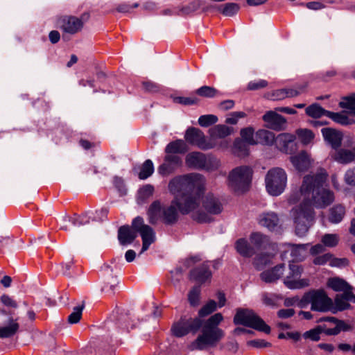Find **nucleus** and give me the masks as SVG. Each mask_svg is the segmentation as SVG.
<instances>
[{
    "label": "nucleus",
    "instance_id": "obj_23",
    "mask_svg": "<svg viewBox=\"0 0 355 355\" xmlns=\"http://www.w3.org/2000/svg\"><path fill=\"white\" fill-rule=\"evenodd\" d=\"M290 159L296 170L299 171H306L311 164L309 157L305 151H302L295 156H291Z\"/></svg>",
    "mask_w": 355,
    "mask_h": 355
},
{
    "label": "nucleus",
    "instance_id": "obj_61",
    "mask_svg": "<svg viewBox=\"0 0 355 355\" xmlns=\"http://www.w3.org/2000/svg\"><path fill=\"white\" fill-rule=\"evenodd\" d=\"M1 302L6 306L12 307V308H17L18 304L15 300H14L9 295L3 294L1 296Z\"/></svg>",
    "mask_w": 355,
    "mask_h": 355
},
{
    "label": "nucleus",
    "instance_id": "obj_22",
    "mask_svg": "<svg viewBox=\"0 0 355 355\" xmlns=\"http://www.w3.org/2000/svg\"><path fill=\"white\" fill-rule=\"evenodd\" d=\"M210 141H214L217 139H223L230 135L233 132V128L225 125L218 124L209 129Z\"/></svg>",
    "mask_w": 355,
    "mask_h": 355
},
{
    "label": "nucleus",
    "instance_id": "obj_44",
    "mask_svg": "<svg viewBox=\"0 0 355 355\" xmlns=\"http://www.w3.org/2000/svg\"><path fill=\"white\" fill-rule=\"evenodd\" d=\"M84 309V302L82 305L75 306L72 313L68 316V322L70 324L78 323L82 317V312Z\"/></svg>",
    "mask_w": 355,
    "mask_h": 355
},
{
    "label": "nucleus",
    "instance_id": "obj_57",
    "mask_svg": "<svg viewBox=\"0 0 355 355\" xmlns=\"http://www.w3.org/2000/svg\"><path fill=\"white\" fill-rule=\"evenodd\" d=\"M354 104H355V93L351 96L343 98V100L339 103L340 107L347 110H349Z\"/></svg>",
    "mask_w": 355,
    "mask_h": 355
},
{
    "label": "nucleus",
    "instance_id": "obj_59",
    "mask_svg": "<svg viewBox=\"0 0 355 355\" xmlns=\"http://www.w3.org/2000/svg\"><path fill=\"white\" fill-rule=\"evenodd\" d=\"M248 345L252 346L256 348L269 347L271 346V343L262 339H254L248 342Z\"/></svg>",
    "mask_w": 355,
    "mask_h": 355
},
{
    "label": "nucleus",
    "instance_id": "obj_60",
    "mask_svg": "<svg viewBox=\"0 0 355 355\" xmlns=\"http://www.w3.org/2000/svg\"><path fill=\"white\" fill-rule=\"evenodd\" d=\"M332 258V254L330 253H326L320 256L316 257L313 261V263L315 265H324L328 261L331 262V259Z\"/></svg>",
    "mask_w": 355,
    "mask_h": 355
},
{
    "label": "nucleus",
    "instance_id": "obj_2",
    "mask_svg": "<svg viewBox=\"0 0 355 355\" xmlns=\"http://www.w3.org/2000/svg\"><path fill=\"white\" fill-rule=\"evenodd\" d=\"M205 184L206 180L202 175L190 173L175 177L168 185L180 212L183 215L192 212V218L200 223H209L212 220L207 213L194 211L199 207Z\"/></svg>",
    "mask_w": 355,
    "mask_h": 355
},
{
    "label": "nucleus",
    "instance_id": "obj_62",
    "mask_svg": "<svg viewBox=\"0 0 355 355\" xmlns=\"http://www.w3.org/2000/svg\"><path fill=\"white\" fill-rule=\"evenodd\" d=\"M138 6H139V4L137 3H135L132 5H130L126 3H123L119 4L116 7V10L119 12L128 13V12H130L134 8H137Z\"/></svg>",
    "mask_w": 355,
    "mask_h": 355
},
{
    "label": "nucleus",
    "instance_id": "obj_42",
    "mask_svg": "<svg viewBox=\"0 0 355 355\" xmlns=\"http://www.w3.org/2000/svg\"><path fill=\"white\" fill-rule=\"evenodd\" d=\"M217 307L216 302L211 300H209L206 304H205L199 311L198 315L200 318H204L206 317L211 313H212L214 311H216Z\"/></svg>",
    "mask_w": 355,
    "mask_h": 355
},
{
    "label": "nucleus",
    "instance_id": "obj_35",
    "mask_svg": "<svg viewBox=\"0 0 355 355\" xmlns=\"http://www.w3.org/2000/svg\"><path fill=\"white\" fill-rule=\"evenodd\" d=\"M307 84L296 85L293 87L284 88L286 98H293L306 92Z\"/></svg>",
    "mask_w": 355,
    "mask_h": 355
},
{
    "label": "nucleus",
    "instance_id": "obj_29",
    "mask_svg": "<svg viewBox=\"0 0 355 355\" xmlns=\"http://www.w3.org/2000/svg\"><path fill=\"white\" fill-rule=\"evenodd\" d=\"M188 150L187 145L181 139H178L169 143L166 148L165 152L168 155H175L178 153H184Z\"/></svg>",
    "mask_w": 355,
    "mask_h": 355
},
{
    "label": "nucleus",
    "instance_id": "obj_48",
    "mask_svg": "<svg viewBox=\"0 0 355 355\" xmlns=\"http://www.w3.org/2000/svg\"><path fill=\"white\" fill-rule=\"evenodd\" d=\"M200 3L199 1H193L188 5L184 6L180 11L179 15H189L199 10Z\"/></svg>",
    "mask_w": 355,
    "mask_h": 355
},
{
    "label": "nucleus",
    "instance_id": "obj_54",
    "mask_svg": "<svg viewBox=\"0 0 355 355\" xmlns=\"http://www.w3.org/2000/svg\"><path fill=\"white\" fill-rule=\"evenodd\" d=\"M173 102L184 105H191L198 103L197 98L176 96L173 98Z\"/></svg>",
    "mask_w": 355,
    "mask_h": 355
},
{
    "label": "nucleus",
    "instance_id": "obj_38",
    "mask_svg": "<svg viewBox=\"0 0 355 355\" xmlns=\"http://www.w3.org/2000/svg\"><path fill=\"white\" fill-rule=\"evenodd\" d=\"M339 236L336 234H325L322 236V243L328 248L336 247L339 242Z\"/></svg>",
    "mask_w": 355,
    "mask_h": 355
},
{
    "label": "nucleus",
    "instance_id": "obj_6",
    "mask_svg": "<svg viewBox=\"0 0 355 355\" xmlns=\"http://www.w3.org/2000/svg\"><path fill=\"white\" fill-rule=\"evenodd\" d=\"M252 169L241 166L232 169L228 175V186L234 192L243 193L249 190L252 177Z\"/></svg>",
    "mask_w": 355,
    "mask_h": 355
},
{
    "label": "nucleus",
    "instance_id": "obj_15",
    "mask_svg": "<svg viewBox=\"0 0 355 355\" xmlns=\"http://www.w3.org/2000/svg\"><path fill=\"white\" fill-rule=\"evenodd\" d=\"M320 322L327 321L335 324L334 328H327L324 327V334L327 336H336L341 331H349L353 329V327L347 324L344 320H339L335 317H323L319 320Z\"/></svg>",
    "mask_w": 355,
    "mask_h": 355
},
{
    "label": "nucleus",
    "instance_id": "obj_33",
    "mask_svg": "<svg viewBox=\"0 0 355 355\" xmlns=\"http://www.w3.org/2000/svg\"><path fill=\"white\" fill-rule=\"evenodd\" d=\"M345 214V209L341 205H337L330 209L329 221L332 223H340Z\"/></svg>",
    "mask_w": 355,
    "mask_h": 355
},
{
    "label": "nucleus",
    "instance_id": "obj_9",
    "mask_svg": "<svg viewBox=\"0 0 355 355\" xmlns=\"http://www.w3.org/2000/svg\"><path fill=\"white\" fill-rule=\"evenodd\" d=\"M310 303L311 309L318 312H331V298L323 289L312 290L306 293L302 297L301 304Z\"/></svg>",
    "mask_w": 355,
    "mask_h": 355
},
{
    "label": "nucleus",
    "instance_id": "obj_28",
    "mask_svg": "<svg viewBox=\"0 0 355 355\" xmlns=\"http://www.w3.org/2000/svg\"><path fill=\"white\" fill-rule=\"evenodd\" d=\"M327 286L336 292H347L348 290L353 289L345 280L339 277L329 278L327 282Z\"/></svg>",
    "mask_w": 355,
    "mask_h": 355
},
{
    "label": "nucleus",
    "instance_id": "obj_27",
    "mask_svg": "<svg viewBox=\"0 0 355 355\" xmlns=\"http://www.w3.org/2000/svg\"><path fill=\"white\" fill-rule=\"evenodd\" d=\"M286 245L291 252L293 263L295 261H302L304 259L306 255V245L288 243Z\"/></svg>",
    "mask_w": 355,
    "mask_h": 355
},
{
    "label": "nucleus",
    "instance_id": "obj_56",
    "mask_svg": "<svg viewBox=\"0 0 355 355\" xmlns=\"http://www.w3.org/2000/svg\"><path fill=\"white\" fill-rule=\"evenodd\" d=\"M279 299V297L278 295L275 294L263 293L262 295L263 302L267 306H276L277 302Z\"/></svg>",
    "mask_w": 355,
    "mask_h": 355
},
{
    "label": "nucleus",
    "instance_id": "obj_36",
    "mask_svg": "<svg viewBox=\"0 0 355 355\" xmlns=\"http://www.w3.org/2000/svg\"><path fill=\"white\" fill-rule=\"evenodd\" d=\"M154 172V166L150 159H146L141 167L139 173V178L141 180H146L149 178Z\"/></svg>",
    "mask_w": 355,
    "mask_h": 355
},
{
    "label": "nucleus",
    "instance_id": "obj_58",
    "mask_svg": "<svg viewBox=\"0 0 355 355\" xmlns=\"http://www.w3.org/2000/svg\"><path fill=\"white\" fill-rule=\"evenodd\" d=\"M268 86V82L265 80L251 81L248 85L249 90H258Z\"/></svg>",
    "mask_w": 355,
    "mask_h": 355
},
{
    "label": "nucleus",
    "instance_id": "obj_14",
    "mask_svg": "<svg viewBox=\"0 0 355 355\" xmlns=\"http://www.w3.org/2000/svg\"><path fill=\"white\" fill-rule=\"evenodd\" d=\"M182 163V159L178 155H167L164 163L158 167V173L162 176H167L181 166Z\"/></svg>",
    "mask_w": 355,
    "mask_h": 355
},
{
    "label": "nucleus",
    "instance_id": "obj_45",
    "mask_svg": "<svg viewBox=\"0 0 355 355\" xmlns=\"http://www.w3.org/2000/svg\"><path fill=\"white\" fill-rule=\"evenodd\" d=\"M240 6L236 3H227L223 6L222 13L226 17H232L237 14Z\"/></svg>",
    "mask_w": 355,
    "mask_h": 355
},
{
    "label": "nucleus",
    "instance_id": "obj_26",
    "mask_svg": "<svg viewBox=\"0 0 355 355\" xmlns=\"http://www.w3.org/2000/svg\"><path fill=\"white\" fill-rule=\"evenodd\" d=\"M250 239L252 245L257 250H266L270 245L269 238L260 232L252 233Z\"/></svg>",
    "mask_w": 355,
    "mask_h": 355
},
{
    "label": "nucleus",
    "instance_id": "obj_47",
    "mask_svg": "<svg viewBox=\"0 0 355 355\" xmlns=\"http://www.w3.org/2000/svg\"><path fill=\"white\" fill-rule=\"evenodd\" d=\"M218 121V117L214 114L202 115L198 119V123L202 127H209Z\"/></svg>",
    "mask_w": 355,
    "mask_h": 355
},
{
    "label": "nucleus",
    "instance_id": "obj_12",
    "mask_svg": "<svg viewBox=\"0 0 355 355\" xmlns=\"http://www.w3.org/2000/svg\"><path fill=\"white\" fill-rule=\"evenodd\" d=\"M185 139L188 143L197 146L202 150H209L215 146L211 141L207 142L203 132L196 128L191 127L187 130Z\"/></svg>",
    "mask_w": 355,
    "mask_h": 355
},
{
    "label": "nucleus",
    "instance_id": "obj_20",
    "mask_svg": "<svg viewBox=\"0 0 355 355\" xmlns=\"http://www.w3.org/2000/svg\"><path fill=\"white\" fill-rule=\"evenodd\" d=\"M259 224L270 231H274L279 225V218L275 212H263L259 216Z\"/></svg>",
    "mask_w": 355,
    "mask_h": 355
},
{
    "label": "nucleus",
    "instance_id": "obj_4",
    "mask_svg": "<svg viewBox=\"0 0 355 355\" xmlns=\"http://www.w3.org/2000/svg\"><path fill=\"white\" fill-rule=\"evenodd\" d=\"M139 234L142 239L141 253L146 251L150 245L155 241V234L153 229L144 223V218L137 216L133 219L131 226L123 225L118 230V239L121 245H125L132 243Z\"/></svg>",
    "mask_w": 355,
    "mask_h": 355
},
{
    "label": "nucleus",
    "instance_id": "obj_13",
    "mask_svg": "<svg viewBox=\"0 0 355 355\" xmlns=\"http://www.w3.org/2000/svg\"><path fill=\"white\" fill-rule=\"evenodd\" d=\"M266 123V127L276 130L281 131L286 126V119L283 116L277 114L275 111H268L262 116Z\"/></svg>",
    "mask_w": 355,
    "mask_h": 355
},
{
    "label": "nucleus",
    "instance_id": "obj_18",
    "mask_svg": "<svg viewBox=\"0 0 355 355\" xmlns=\"http://www.w3.org/2000/svg\"><path fill=\"white\" fill-rule=\"evenodd\" d=\"M211 272L207 263H204L202 265L192 269L189 272L190 279L203 284L210 282L211 279Z\"/></svg>",
    "mask_w": 355,
    "mask_h": 355
},
{
    "label": "nucleus",
    "instance_id": "obj_7",
    "mask_svg": "<svg viewBox=\"0 0 355 355\" xmlns=\"http://www.w3.org/2000/svg\"><path fill=\"white\" fill-rule=\"evenodd\" d=\"M233 322L236 325H243L267 334L270 332V327L252 309H237Z\"/></svg>",
    "mask_w": 355,
    "mask_h": 355
},
{
    "label": "nucleus",
    "instance_id": "obj_34",
    "mask_svg": "<svg viewBox=\"0 0 355 355\" xmlns=\"http://www.w3.org/2000/svg\"><path fill=\"white\" fill-rule=\"evenodd\" d=\"M306 114L313 118H320L322 116H327L329 111L323 109L319 104L314 103L306 108Z\"/></svg>",
    "mask_w": 355,
    "mask_h": 355
},
{
    "label": "nucleus",
    "instance_id": "obj_39",
    "mask_svg": "<svg viewBox=\"0 0 355 355\" xmlns=\"http://www.w3.org/2000/svg\"><path fill=\"white\" fill-rule=\"evenodd\" d=\"M327 116L331 119L336 123L343 125H349L352 123V119H349L348 116L341 113H336L329 111L327 112Z\"/></svg>",
    "mask_w": 355,
    "mask_h": 355
},
{
    "label": "nucleus",
    "instance_id": "obj_49",
    "mask_svg": "<svg viewBox=\"0 0 355 355\" xmlns=\"http://www.w3.org/2000/svg\"><path fill=\"white\" fill-rule=\"evenodd\" d=\"M295 139V136L289 133L279 134L277 137V141L282 145L284 148H287L290 144H292Z\"/></svg>",
    "mask_w": 355,
    "mask_h": 355
},
{
    "label": "nucleus",
    "instance_id": "obj_8",
    "mask_svg": "<svg viewBox=\"0 0 355 355\" xmlns=\"http://www.w3.org/2000/svg\"><path fill=\"white\" fill-rule=\"evenodd\" d=\"M266 187L269 194L273 196H279L284 191L287 175L281 168H273L269 170L266 175Z\"/></svg>",
    "mask_w": 355,
    "mask_h": 355
},
{
    "label": "nucleus",
    "instance_id": "obj_30",
    "mask_svg": "<svg viewBox=\"0 0 355 355\" xmlns=\"http://www.w3.org/2000/svg\"><path fill=\"white\" fill-rule=\"evenodd\" d=\"M250 145L248 142L241 138H236L234 141L233 152L239 157H245L249 154Z\"/></svg>",
    "mask_w": 355,
    "mask_h": 355
},
{
    "label": "nucleus",
    "instance_id": "obj_43",
    "mask_svg": "<svg viewBox=\"0 0 355 355\" xmlns=\"http://www.w3.org/2000/svg\"><path fill=\"white\" fill-rule=\"evenodd\" d=\"M254 130L252 127L241 129L240 132L241 139L251 145L257 144V141H255V139H254Z\"/></svg>",
    "mask_w": 355,
    "mask_h": 355
},
{
    "label": "nucleus",
    "instance_id": "obj_11",
    "mask_svg": "<svg viewBox=\"0 0 355 355\" xmlns=\"http://www.w3.org/2000/svg\"><path fill=\"white\" fill-rule=\"evenodd\" d=\"M303 272V268L300 265L294 263H290L289 272L284 280L286 286L290 289L302 288L309 285V281L307 279H299Z\"/></svg>",
    "mask_w": 355,
    "mask_h": 355
},
{
    "label": "nucleus",
    "instance_id": "obj_46",
    "mask_svg": "<svg viewBox=\"0 0 355 355\" xmlns=\"http://www.w3.org/2000/svg\"><path fill=\"white\" fill-rule=\"evenodd\" d=\"M218 92L214 87L209 86H202L196 91V94L206 98H213L216 96Z\"/></svg>",
    "mask_w": 355,
    "mask_h": 355
},
{
    "label": "nucleus",
    "instance_id": "obj_64",
    "mask_svg": "<svg viewBox=\"0 0 355 355\" xmlns=\"http://www.w3.org/2000/svg\"><path fill=\"white\" fill-rule=\"evenodd\" d=\"M345 181L349 185L355 186V169L347 171Z\"/></svg>",
    "mask_w": 355,
    "mask_h": 355
},
{
    "label": "nucleus",
    "instance_id": "obj_41",
    "mask_svg": "<svg viewBox=\"0 0 355 355\" xmlns=\"http://www.w3.org/2000/svg\"><path fill=\"white\" fill-rule=\"evenodd\" d=\"M200 291V286H195L189 292L188 300L191 306H196L199 304Z\"/></svg>",
    "mask_w": 355,
    "mask_h": 355
},
{
    "label": "nucleus",
    "instance_id": "obj_19",
    "mask_svg": "<svg viewBox=\"0 0 355 355\" xmlns=\"http://www.w3.org/2000/svg\"><path fill=\"white\" fill-rule=\"evenodd\" d=\"M202 206L210 214H218L223 210L220 200L213 193H207L202 199Z\"/></svg>",
    "mask_w": 355,
    "mask_h": 355
},
{
    "label": "nucleus",
    "instance_id": "obj_3",
    "mask_svg": "<svg viewBox=\"0 0 355 355\" xmlns=\"http://www.w3.org/2000/svg\"><path fill=\"white\" fill-rule=\"evenodd\" d=\"M223 320L221 313H217L203 321L200 318H181L171 327L173 336L183 337L189 333L196 334L202 327V334L191 343L192 350H205L215 347L224 337V331L218 326Z\"/></svg>",
    "mask_w": 355,
    "mask_h": 355
},
{
    "label": "nucleus",
    "instance_id": "obj_52",
    "mask_svg": "<svg viewBox=\"0 0 355 355\" xmlns=\"http://www.w3.org/2000/svg\"><path fill=\"white\" fill-rule=\"evenodd\" d=\"M154 187L151 184H146L139 190V200L144 202L153 196Z\"/></svg>",
    "mask_w": 355,
    "mask_h": 355
},
{
    "label": "nucleus",
    "instance_id": "obj_55",
    "mask_svg": "<svg viewBox=\"0 0 355 355\" xmlns=\"http://www.w3.org/2000/svg\"><path fill=\"white\" fill-rule=\"evenodd\" d=\"M89 13H84L80 18H77L73 16H62L60 18V22H83L89 19Z\"/></svg>",
    "mask_w": 355,
    "mask_h": 355
},
{
    "label": "nucleus",
    "instance_id": "obj_53",
    "mask_svg": "<svg viewBox=\"0 0 355 355\" xmlns=\"http://www.w3.org/2000/svg\"><path fill=\"white\" fill-rule=\"evenodd\" d=\"M246 116L244 112H232L230 113L225 119V123L227 124L235 125L237 123L239 119Z\"/></svg>",
    "mask_w": 355,
    "mask_h": 355
},
{
    "label": "nucleus",
    "instance_id": "obj_51",
    "mask_svg": "<svg viewBox=\"0 0 355 355\" xmlns=\"http://www.w3.org/2000/svg\"><path fill=\"white\" fill-rule=\"evenodd\" d=\"M270 259L268 254H261L255 257L254 264L258 270H261L263 266L270 263Z\"/></svg>",
    "mask_w": 355,
    "mask_h": 355
},
{
    "label": "nucleus",
    "instance_id": "obj_37",
    "mask_svg": "<svg viewBox=\"0 0 355 355\" xmlns=\"http://www.w3.org/2000/svg\"><path fill=\"white\" fill-rule=\"evenodd\" d=\"M83 24H62L60 29L62 31V37L64 39L66 34H75L83 28Z\"/></svg>",
    "mask_w": 355,
    "mask_h": 355
},
{
    "label": "nucleus",
    "instance_id": "obj_10",
    "mask_svg": "<svg viewBox=\"0 0 355 355\" xmlns=\"http://www.w3.org/2000/svg\"><path fill=\"white\" fill-rule=\"evenodd\" d=\"M186 164L193 168L213 171L220 166L219 160L212 155H205L200 152H192L186 157Z\"/></svg>",
    "mask_w": 355,
    "mask_h": 355
},
{
    "label": "nucleus",
    "instance_id": "obj_63",
    "mask_svg": "<svg viewBox=\"0 0 355 355\" xmlns=\"http://www.w3.org/2000/svg\"><path fill=\"white\" fill-rule=\"evenodd\" d=\"M142 86L144 89L148 92H157L159 90V85L151 81L143 82Z\"/></svg>",
    "mask_w": 355,
    "mask_h": 355
},
{
    "label": "nucleus",
    "instance_id": "obj_21",
    "mask_svg": "<svg viewBox=\"0 0 355 355\" xmlns=\"http://www.w3.org/2000/svg\"><path fill=\"white\" fill-rule=\"evenodd\" d=\"M330 157L335 162L342 164L355 162V155L353 154V151L345 148H339L335 150L330 153Z\"/></svg>",
    "mask_w": 355,
    "mask_h": 355
},
{
    "label": "nucleus",
    "instance_id": "obj_5",
    "mask_svg": "<svg viewBox=\"0 0 355 355\" xmlns=\"http://www.w3.org/2000/svg\"><path fill=\"white\" fill-rule=\"evenodd\" d=\"M178 209L174 199L168 206L163 205L159 200H155L147 210L148 222L152 225H155L159 220H162L165 225H174L178 222L179 218V209Z\"/></svg>",
    "mask_w": 355,
    "mask_h": 355
},
{
    "label": "nucleus",
    "instance_id": "obj_16",
    "mask_svg": "<svg viewBox=\"0 0 355 355\" xmlns=\"http://www.w3.org/2000/svg\"><path fill=\"white\" fill-rule=\"evenodd\" d=\"M0 313L3 315H9L7 321V325L0 327V338H8L15 336L19 330V324L18 318L14 319L11 312H7L5 310H0Z\"/></svg>",
    "mask_w": 355,
    "mask_h": 355
},
{
    "label": "nucleus",
    "instance_id": "obj_1",
    "mask_svg": "<svg viewBox=\"0 0 355 355\" xmlns=\"http://www.w3.org/2000/svg\"><path fill=\"white\" fill-rule=\"evenodd\" d=\"M327 177V174L324 169L304 177L300 187L304 201L291 211L295 234L298 236H305L313 223L314 212L312 205L324 207L334 201L333 192L324 188Z\"/></svg>",
    "mask_w": 355,
    "mask_h": 355
},
{
    "label": "nucleus",
    "instance_id": "obj_40",
    "mask_svg": "<svg viewBox=\"0 0 355 355\" xmlns=\"http://www.w3.org/2000/svg\"><path fill=\"white\" fill-rule=\"evenodd\" d=\"M324 333V327L319 325L314 329H310L304 333L303 336L304 338H309L313 341H318L320 339V334Z\"/></svg>",
    "mask_w": 355,
    "mask_h": 355
},
{
    "label": "nucleus",
    "instance_id": "obj_31",
    "mask_svg": "<svg viewBox=\"0 0 355 355\" xmlns=\"http://www.w3.org/2000/svg\"><path fill=\"white\" fill-rule=\"evenodd\" d=\"M257 144L271 145L275 141V135L267 130H259L255 134Z\"/></svg>",
    "mask_w": 355,
    "mask_h": 355
},
{
    "label": "nucleus",
    "instance_id": "obj_50",
    "mask_svg": "<svg viewBox=\"0 0 355 355\" xmlns=\"http://www.w3.org/2000/svg\"><path fill=\"white\" fill-rule=\"evenodd\" d=\"M297 134L300 141L304 144H309L314 137V135L312 131L307 129H300L297 131Z\"/></svg>",
    "mask_w": 355,
    "mask_h": 355
},
{
    "label": "nucleus",
    "instance_id": "obj_25",
    "mask_svg": "<svg viewBox=\"0 0 355 355\" xmlns=\"http://www.w3.org/2000/svg\"><path fill=\"white\" fill-rule=\"evenodd\" d=\"M347 292L342 294H337L334 298V301L331 300V312L336 313L338 311H343L350 309L351 305L348 302Z\"/></svg>",
    "mask_w": 355,
    "mask_h": 355
},
{
    "label": "nucleus",
    "instance_id": "obj_24",
    "mask_svg": "<svg viewBox=\"0 0 355 355\" xmlns=\"http://www.w3.org/2000/svg\"><path fill=\"white\" fill-rule=\"evenodd\" d=\"M284 264H279L270 270H267L260 274L261 279L266 282L271 283L279 279L283 274Z\"/></svg>",
    "mask_w": 355,
    "mask_h": 355
},
{
    "label": "nucleus",
    "instance_id": "obj_32",
    "mask_svg": "<svg viewBox=\"0 0 355 355\" xmlns=\"http://www.w3.org/2000/svg\"><path fill=\"white\" fill-rule=\"evenodd\" d=\"M236 249L237 252L245 257H250L254 254L253 248L250 246L245 239H239L236 243Z\"/></svg>",
    "mask_w": 355,
    "mask_h": 355
},
{
    "label": "nucleus",
    "instance_id": "obj_17",
    "mask_svg": "<svg viewBox=\"0 0 355 355\" xmlns=\"http://www.w3.org/2000/svg\"><path fill=\"white\" fill-rule=\"evenodd\" d=\"M324 141L331 148L336 150L340 148L343 135L342 132L331 128H324L321 130Z\"/></svg>",
    "mask_w": 355,
    "mask_h": 355
}]
</instances>
